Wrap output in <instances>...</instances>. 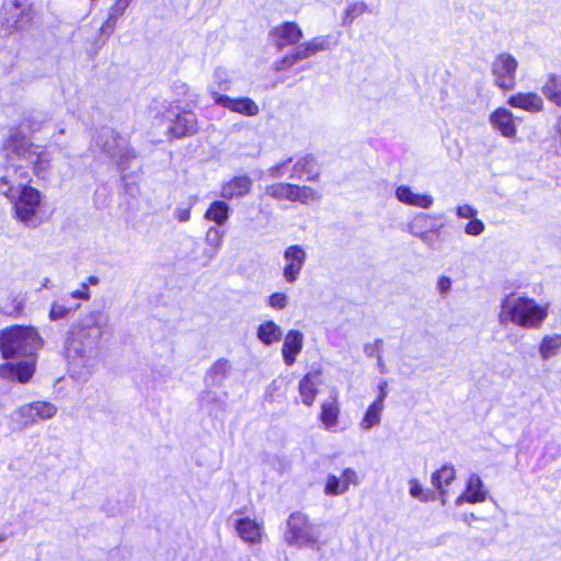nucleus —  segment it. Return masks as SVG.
<instances>
[{
  "label": "nucleus",
  "mask_w": 561,
  "mask_h": 561,
  "mask_svg": "<svg viewBox=\"0 0 561 561\" xmlns=\"http://www.w3.org/2000/svg\"><path fill=\"white\" fill-rule=\"evenodd\" d=\"M456 479V470L451 465H444L432 473L431 482L440 503L444 505L448 497V486Z\"/></svg>",
  "instance_id": "obj_19"
},
{
  "label": "nucleus",
  "mask_w": 561,
  "mask_h": 561,
  "mask_svg": "<svg viewBox=\"0 0 561 561\" xmlns=\"http://www.w3.org/2000/svg\"><path fill=\"white\" fill-rule=\"evenodd\" d=\"M478 214L477 209L469 205V204H463V205H459L457 208H456V215L459 217V218H473L476 217Z\"/></svg>",
  "instance_id": "obj_45"
},
{
  "label": "nucleus",
  "mask_w": 561,
  "mask_h": 561,
  "mask_svg": "<svg viewBox=\"0 0 561 561\" xmlns=\"http://www.w3.org/2000/svg\"><path fill=\"white\" fill-rule=\"evenodd\" d=\"M230 211V207L226 203V199H217L209 204L204 213V218L208 221L215 222L218 226H222L229 219Z\"/></svg>",
  "instance_id": "obj_27"
},
{
  "label": "nucleus",
  "mask_w": 561,
  "mask_h": 561,
  "mask_svg": "<svg viewBox=\"0 0 561 561\" xmlns=\"http://www.w3.org/2000/svg\"><path fill=\"white\" fill-rule=\"evenodd\" d=\"M284 539L288 546L296 548L312 547L318 543L313 524L307 514L299 511L288 516Z\"/></svg>",
  "instance_id": "obj_7"
},
{
  "label": "nucleus",
  "mask_w": 561,
  "mask_h": 561,
  "mask_svg": "<svg viewBox=\"0 0 561 561\" xmlns=\"http://www.w3.org/2000/svg\"><path fill=\"white\" fill-rule=\"evenodd\" d=\"M57 411V407L51 402L38 400L23 405L20 413L27 419L26 423L34 424L54 417Z\"/></svg>",
  "instance_id": "obj_18"
},
{
  "label": "nucleus",
  "mask_w": 561,
  "mask_h": 561,
  "mask_svg": "<svg viewBox=\"0 0 561 561\" xmlns=\"http://www.w3.org/2000/svg\"><path fill=\"white\" fill-rule=\"evenodd\" d=\"M291 158H288L287 160L280 163V167H285L287 163L291 162Z\"/></svg>",
  "instance_id": "obj_51"
},
{
  "label": "nucleus",
  "mask_w": 561,
  "mask_h": 561,
  "mask_svg": "<svg viewBox=\"0 0 561 561\" xmlns=\"http://www.w3.org/2000/svg\"><path fill=\"white\" fill-rule=\"evenodd\" d=\"M445 224L436 216L421 214L411 224L412 233L431 247L442 240V229Z\"/></svg>",
  "instance_id": "obj_10"
},
{
  "label": "nucleus",
  "mask_w": 561,
  "mask_h": 561,
  "mask_svg": "<svg viewBox=\"0 0 561 561\" xmlns=\"http://www.w3.org/2000/svg\"><path fill=\"white\" fill-rule=\"evenodd\" d=\"M561 348V334L545 335L539 345V353L542 359L554 356Z\"/></svg>",
  "instance_id": "obj_34"
},
{
  "label": "nucleus",
  "mask_w": 561,
  "mask_h": 561,
  "mask_svg": "<svg viewBox=\"0 0 561 561\" xmlns=\"http://www.w3.org/2000/svg\"><path fill=\"white\" fill-rule=\"evenodd\" d=\"M506 103L529 113L541 112L545 107L542 98L536 92H517L510 95Z\"/></svg>",
  "instance_id": "obj_20"
},
{
  "label": "nucleus",
  "mask_w": 561,
  "mask_h": 561,
  "mask_svg": "<svg viewBox=\"0 0 561 561\" xmlns=\"http://www.w3.org/2000/svg\"><path fill=\"white\" fill-rule=\"evenodd\" d=\"M385 407L380 405L376 402H371L366 409L360 422L359 426L364 431H369L373 427L377 426L381 422V414Z\"/></svg>",
  "instance_id": "obj_32"
},
{
  "label": "nucleus",
  "mask_w": 561,
  "mask_h": 561,
  "mask_svg": "<svg viewBox=\"0 0 561 561\" xmlns=\"http://www.w3.org/2000/svg\"><path fill=\"white\" fill-rule=\"evenodd\" d=\"M270 38L277 49L298 44L304 37L302 28L294 21L283 22L271 28Z\"/></svg>",
  "instance_id": "obj_12"
},
{
  "label": "nucleus",
  "mask_w": 561,
  "mask_h": 561,
  "mask_svg": "<svg viewBox=\"0 0 561 561\" xmlns=\"http://www.w3.org/2000/svg\"><path fill=\"white\" fill-rule=\"evenodd\" d=\"M256 335L264 345H271L280 341L282 329L274 321L267 320L257 327Z\"/></svg>",
  "instance_id": "obj_31"
},
{
  "label": "nucleus",
  "mask_w": 561,
  "mask_h": 561,
  "mask_svg": "<svg viewBox=\"0 0 561 561\" xmlns=\"http://www.w3.org/2000/svg\"><path fill=\"white\" fill-rule=\"evenodd\" d=\"M378 396L377 398L374 400V402L380 404V405H383L385 407V400L387 398V382L386 381H382L379 386H378Z\"/></svg>",
  "instance_id": "obj_49"
},
{
  "label": "nucleus",
  "mask_w": 561,
  "mask_h": 561,
  "mask_svg": "<svg viewBox=\"0 0 561 561\" xmlns=\"http://www.w3.org/2000/svg\"><path fill=\"white\" fill-rule=\"evenodd\" d=\"M304 346V334L299 330H289L282 345V356L287 366H293Z\"/></svg>",
  "instance_id": "obj_21"
},
{
  "label": "nucleus",
  "mask_w": 561,
  "mask_h": 561,
  "mask_svg": "<svg viewBox=\"0 0 561 561\" xmlns=\"http://www.w3.org/2000/svg\"><path fill=\"white\" fill-rule=\"evenodd\" d=\"M0 195L7 197L12 204V217L28 227H36L39 220V211L43 194L36 187L26 182H19V191L13 176L3 174L0 176Z\"/></svg>",
  "instance_id": "obj_2"
},
{
  "label": "nucleus",
  "mask_w": 561,
  "mask_h": 561,
  "mask_svg": "<svg viewBox=\"0 0 561 561\" xmlns=\"http://www.w3.org/2000/svg\"><path fill=\"white\" fill-rule=\"evenodd\" d=\"M549 305H539L534 298L505 297L501 304V321H511L526 329H539L548 317Z\"/></svg>",
  "instance_id": "obj_4"
},
{
  "label": "nucleus",
  "mask_w": 561,
  "mask_h": 561,
  "mask_svg": "<svg viewBox=\"0 0 561 561\" xmlns=\"http://www.w3.org/2000/svg\"><path fill=\"white\" fill-rule=\"evenodd\" d=\"M321 195L314 188L307 185L293 184L291 203H300L307 205L311 202L320 199Z\"/></svg>",
  "instance_id": "obj_33"
},
{
  "label": "nucleus",
  "mask_w": 561,
  "mask_h": 561,
  "mask_svg": "<svg viewBox=\"0 0 561 561\" xmlns=\"http://www.w3.org/2000/svg\"><path fill=\"white\" fill-rule=\"evenodd\" d=\"M37 355L24 356L19 362H5L0 364V378L19 383H27L36 371Z\"/></svg>",
  "instance_id": "obj_9"
},
{
  "label": "nucleus",
  "mask_w": 561,
  "mask_h": 561,
  "mask_svg": "<svg viewBox=\"0 0 561 561\" xmlns=\"http://www.w3.org/2000/svg\"><path fill=\"white\" fill-rule=\"evenodd\" d=\"M129 5L124 0H115L108 10L107 18L101 25V32L104 34H112L116 27V23L122 18Z\"/></svg>",
  "instance_id": "obj_29"
},
{
  "label": "nucleus",
  "mask_w": 561,
  "mask_h": 561,
  "mask_svg": "<svg viewBox=\"0 0 561 561\" xmlns=\"http://www.w3.org/2000/svg\"><path fill=\"white\" fill-rule=\"evenodd\" d=\"M293 191V183L277 182L266 185L265 194L276 201L290 202Z\"/></svg>",
  "instance_id": "obj_35"
},
{
  "label": "nucleus",
  "mask_w": 561,
  "mask_h": 561,
  "mask_svg": "<svg viewBox=\"0 0 561 561\" xmlns=\"http://www.w3.org/2000/svg\"><path fill=\"white\" fill-rule=\"evenodd\" d=\"M541 92L546 99L556 105L561 107V77L556 73H548L545 84L541 87Z\"/></svg>",
  "instance_id": "obj_28"
},
{
  "label": "nucleus",
  "mask_w": 561,
  "mask_h": 561,
  "mask_svg": "<svg viewBox=\"0 0 561 561\" xmlns=\"http://www.w3.org/2000/svg\"><path fill=\"white\" fill-rule=\"evenodd\" d=\"M396 197L403 204L420 208H430L434 201L428 194H419L412 192L408 185H400L396 188Z\"/></svg>",
  "instance_id": "obj_25"
},
{
  "label": "nucleus",
  "mask_w": 561,
  "mask_h": 561,
  "mask_svg": "<svg viewBox=\"0 0 561 561\" xmlns=\"http://www.w3.org/2000/svg\"><path fill=\"white\" fill-rule=\"evenodd\" d=\"M451 287V279L448 276L442 275L437 279V289L442 295H445Z\"/></svg>",
  "instance_id": "obj_46"
},
{
  "label": "nucleus",
  "mask_w": 561,
  "mask_h": 561,
  "mask_svg": "<svg viewBox=\"0 0 561 561\" xmlns=\"http://www.w3.org/2000/svg\"><path fill=\"white\" fill-rule=\"evenodd\" d=\"M267 305L275 310H283L288 305V298L285 293L275 291L268 296Z\"/></svg>",
  "instance_id": "obj_41"
},
{
  "label": "nucleus",
  "mask_w": 561,
  "mask_h": 561,
  "mask_svg": "<svg viewBox=\"0 0 561 561\" xmlns=\"http://www.w3.org/2000/svg\"><path fill=\"white\" fill-rule=\"evenodd\" d=\"M70 295L72 298H77V299H82V300L90 299V291H89L87 284H82L80 289L72 291Z\"/></svg>",
  "instance_id": "obj_47"
},
{
  "label": "nucleus",
  "mask_w": 561,
  "mask_h": 561,
  "mask_svg": "<svg viewBox=\"0 0 561 561\" xmlns=\"http://www.w3.org/2000/svg\"><path fill=\"white\" fill-rule=\"evenodd\" d=\"M2 540H3V537H2V536H0V542H1Z\"/></svg>",
  "instance_id": "obj_54"
},
{
  "label": "nucleus",
  "mask_w": 561,
  "mask_h": 561,
  "mask_svg": "<svg viewBox=\"0 0 561 561\" xmlns=\"http://www.w3.org/2000/svg\"><path fill=\"white\" fill-rule=\"evenodd\" d=\"M26 297L25 295L10 294L2 309V313L12 319L21 318L25 314Z\"/></svg>",
  "instance_id": "obj_30"
},
{
  "label": "nucleus",
  "mask_w": 561,
  "mask_h": 561,
  "mask_svg": "<svg viewBox=\"0 0 561 561\" xmlns=\"http://www.w3.org/2000/svg\"><path fill=\"white\" fill-rule=\"evenodd\" d=\"M44 340L33 325L12 324L0 330V355L3 359L37 355Z\"/></svg>",
  "instance_id": "obj_3"
},
{
  "label": "nucleus",
  "mask_w": 561,
  "mask_h": 561,
  "mask_svg": "<svg viewBox=\"0 0 561 561\" xmlns=\"http://www.w3.org/2000/svg\"><path fill=\"white\" fill-rule=\"evenodd\" d=\"M0 152L5 163V170H11L22 182H32L28 169L38 181L48 180L51 173V157L46 152L45 147L34 144L26 134L20 130L8 135L2 141Z\"/></svg>",
  "instance_id": "obj_1"
},
{
  "label": "nucleus",
  "mask_w": 561,
  "mask_h": 561,
  "mask_svg": "<svg viewBox=\"0 0 561 561\" xmlns=\"http://www.w3.org/2000/svg\"><path fill=\"white\" fill-rule=\"evenodd\" d=\"M517 59L510 53H500L492 62L494 85L502 91H511L516 85Z\"/></svg>",
  "instance_id": "obj_8"
},
{
  "label": "nucleus",
  "mask_w": 561,
  "mask_h": 561,
  "mask_svg": "<svg viewBox=\"0 0 561 561\" xmlns=\"http://www.w3.org/2000/svg\"><path fill=\"white\" fill-rule=\"evenodd\" d=\"M409 485L410 495L421 502H433L438 499L435 491L424 490L420 481L415 478L409 481Z\"/></svg>",
  "instance_id": "obj_36"
},
{
  "label": "nucleus",
  "mask_w": 561,
  "mask_h": 561,
  "mask_svg": "<svg viewBox=\"0 0 561 561\" xmlns=\"http://www.w3.org/2000/svg\"><path fill=\"white\" fill-rule=\"evenodd\" d=\"M88 280H89V283H90L91 285H96V284L99 283V279H98V277H96V276H90V277L88 278Z\"/></svg>",
  "instance_id": "obj_50"
},
{
  "label": "nucleus",
  "mask_w": 561,
  "mask_h": 561,
  "mask_svg": "<svg viewBox=\"0 0 561 561\" xmlns=\"http://www.w3.org/2000/svg\"><path fill=\"white\" fill-rule=\"evenodd\" d=\"M298 392L301 397V401L306 407L313 405L317 396L319 393L314 374L307 373L302 376L298 383Z\"/></svg>",
  "instance_id": "obj_26"
},
{
  "label": "nucleus",
  "mask_w": 561,
  "mask_h": 561,
  "mask_svg": "<svg viewBox=\"0 0 561 561\" xmlns=\"http://www.w3.org/2000/svg\"><path fill=\"white\" fill-rule=\"evenodd\" d=\"M102 336L100 325L94 321L82 323L77 322L71 325L65 341V350L72 359H87L96 348Z\"/></svg>",
  "instance_id": "obj_5"
},
{
  "label": "nucleus",
  "mask_w": 561,
  "mask_h": 561,
  "mask_svg": "<svg viewBox=\"0 0 561 561\" xmlns=\"http://www.w3.org/2000/svg\"><path fill=\"white\" fill-rule=\"evenodd\" d=\"M253 180L248 174L234 175L224 182L220 187V197L226 201L243 198L251 193Z\"/></svg>",
  "instance_id": "obj_14"
},
{
  "label": "nucleus",
  "mask_w": 561,
  "mask_h": 561,
  "mask_svg": "<svg viewBox=\"0 0 561 561\" xmlns=\"http://www.w3.org/2000/svg\"><path fill=\"white\" fill-rule=\"evenodd\" d=\"M484 224L481 219L471 218L465 227V232L469 236H480L484 231Z\"/></svg>",
  "instance_id": "obj_42"
},
{
  "label": "nucleus",
  "mask_w": 561,
  "mask_h": 561,
  "mask_svg": "<svg viewBox=\"0 0 561 561\" xmlns=\"http://www.w3.org/2000/svg\"><path fill=\"white\" fill-rule=\"evenodd\" d=\"M358 483L357 472L353 468H345L340 478L334 474L327 477L323 492L328 496H337L347 492L351 484L357 485Z\"/></svg>",
  "instance_id": "obj_16"
},
{
  "label": "nucleus",
  "mask_w": 561,
  "mask_h": 561,
  "mask_svg": "<svg viewBox=\"0 0 561 561\" xmlns=\"http://www.w3.org/2000/svg\"><path fill=\"white\" fill-rule=\"evenodd\" d=\"M314 54L325 51L331 47V36L330 35H320L312 37L308 41Z\"/></svg>",
  "instance_id": "obj_39"
},
{
  "label": "nucleus",
  "mask_w": 561,
  "mask_h": 561,
  "mask_svg": "<svg viewBox=\"0 0 561 561\" xmlns=\"http://www.w3.org/2000/svg\"><path fill=\"white\" fill-rule=\"evenodd\" d=\"M295 53H296V56L298 57L299 61L310 58L316 55L314 51L312 50V47L310 46V44L308 42L300 44L295 49Z\"/></svg>",
  "instance_id": "obj_44"
},
{
  "label": "nucleus",
  "mask_w": 561,
  "mask_h": 561,
  "mask_svg": "<svg viewBox=\"0 0 561 561\" xmlns=\"http://www.w3.org/2000/svg\"><path fill=\"white\" fill-rule=\"evenodd\" d=\"M214 100L216 104L244 116H255L260 111L257 104L248 96L230 98L227 94H217Z\"/></svg>",
  "instance_id": "obj_17"
},
{
  "label": "nucleus",
  "mask_w": 561,
  "mask_h": 561,
  "mask_svg": "<svg viewBox=\"0 0 561 561\" xmlns=\"http://www.w3.org/2000/svg\"><path fill=\"white\" fill-rule=\"evenodd\" d=\"M70 313V309L58 302H53L49 309V319L59 320L66 318Z\"/></svg>",
  "instance_id": "obj_43"
},
{
  "label": "nucleus",
  "mask_w": 561,
  "mask_h": 561,
  "mask_svg": "<svg viewBox=\"0 0 561 561\" xmlns=\"http://www.w3.org/2000/svg\"><path fill=\"white\" fill-rule=\"evenodd\" d=\"M199 131L196 114L191 110H181L170 121L165 135L169 140L192 137Z\"/></svg>",
  "instance_id": "obj_11"
},
{
  "label": "nucleus",
  "mask_w": 561,
  "mask_h": 561,
  "mask_svg": "<svg viewBox=\"0 0 561 561\" xmlns=\"http://www.w3.org/2000/svg\"><path fill=\"white\" fill-rule=\"evenodd\" d=\"M131 1H133V0H124V2H125L126 4H128V5L130 4V2H131Z\"/></svg>",
  "instance_id": "obj_52"
},
{
  "label": "nucleus",
  "mask_w": 561,
  "mask_h": 561,
  "mask_svg": "<svg viewBox=\"0 0 561 561\" xmlns=\"http://www.w3.org/2000/svg\"><path fill=\"white\" fill-rule=\"evenodd\" d=\"M236 530L239 537L250 545H256L262 541L263 526L254 519L248 517L238 519Z\"/></svg>",
  "instance_id": "obj_24"
},
{
  "label": "nucleus",
  "mask_w": 561,
  "mask_h": 561,
  "mask_svg": "<svg viewBox=\"0 0 561 561\" xmlns=\"http://www.w3.org/2000/svg\"><path fill=\"white\" fill-rule=\"evenodd\" d=\"M96 1H98V0H90V2H91L92 4H94Z\"/></svg>",
  "instance_id": "obj_53"
},
{
  "label": "nucleus",
  "mask_w": 561,
  "mask_h": 561,
  "mask_svg": "<svg viewBox=\"0 0 561 561\" xmlns=\"http://www.w3.org/2000/svg\"><path fill=\"white\" fill-rule=\"evenodd\" d=\"M0 15V27L4 36L22 32L33 23L32 3L27 0H4Z\"/></svg>",
  "instance_id": "obj_6"
},
{
  "label": "nucleus",
  "mask_w": 561,
  "mask_h": 561,
  "mask_svg": "<svg viewBox=\"0 0 561 561\" xmlns=\"http://www.w3.org/2000/svg\"><path fill=\"white\" fill-rule=\"evenodd\" d=\"M284 259L286 263L283 267V277L287 283L294 284L304 268L307 253L301 245L293 244L285 249Z\"/></svg>",
  "instance_id": "obj_13"
},
{
  "label": "nucleus",
  "mask_w": 561,
  "mask_h": 561,
  "mask_svg": "<svg viewBox=\"0 0 561 561\" xmlns=\"http://www.w3.org/2000/svg\"><path fill=\"white\" fill-rule=\"evenodd\" d=\"M489 122L494 130L503 137L513 139L517 135L516 117L506 107H496L489 117Z\"/></svg>",
  "instance_id": "obj_15"
},
{
  "label": "nucleus",
  "mask_w": 561,
  "mask_h": 561,
  "mask_svg": "<svg viewBox=\"0 0 561 561\" xmlns=\"http://www.w3.org/2000/svg\"><path fill=\"white\" fill-rule=\"evenodd\" d=\"M175 217L180 222L188 221L191 218V207L176 208Z\"/></svg>",
  "instance_id": "obj_48"
},
{
  "label": "nucleus",
  "mask_w": 561,
  "mask_h": 561,
  "mask_svg": "<svg viewBox=\"0 0 561 561\" xmlns=\"http://www.w3.org/2000/svg\"><path fill=\"white\" fill-rule=\"evenodd\" d=\"M299 61L298 57L296 56L295 50L290 54H287L275 61L274 69L275 71H285L290 69L294 65H296Z\"/></svg>",
  "instance_id": "obj_40"
},
{
  "label": "nucleus",
  "mask_w": 561,
  "mask_h": 561,
  "mask_svg": "<svg viewBox=\"0 0 561 561\" xmlns=\"http://www.w3.org/2000/svg\"><path fill=\"white\" fill-rule=\"evenodd\" d=\"M488 492L483 488L481 478L478 474H470L465 491L459 496L461 503L477 504L486 500Z\"/></svg>",
  "instance_id": "obj_23"
},
{
  "label": "nucleus",
  "mask_w": 561,
  "mask_h": 561,
  "mask_svg": "<svg viewBox=\"0 0 561 561\" xmlns=\"http://www.w3.org/2000/svg\"><path fill=\"white\" fill-rule=\"evenodd\" d=\"M314 158L310 154L302 157L299 159L295 165L294 170L297 172L296 176L300 178L302 173H307L308 181H317L319 178L318 173H313Z\"/></svg>",
  "instance_id": "obj_37"
},
{
  "label": "nucleus",
  "mask_w": 561,
  "mask_h": 561,
  "mask_svg": "<svg viewBox=\"0 0 561 561\" xmlns=\"http://www.w3.org/2000/svg\"><path fill=\"white\" fill-rule=\"evenodd\" d=\"M368 10L364 2H354L347 5L342 15V24L351 25L356 18L363 15Z\"/></svg>",
  "instance_id": "obj_38"
},
{
  "label": "nucleus",
  "mask_w": 561,
  "mask_h": 561,
  "mask_svg": "<svg viewBox=\"0 0 561 561\" xmlns=\"http://www.w3.org/2000/svg\"><path fill=\"white\" fill-rule=\"evenodd\" d=\"M341 404L337 397H333L320 404L319 421L324 430L334 431L340 421Z\"/></svg>",
  "instance_id": "obj_22"
}]
</instances>
